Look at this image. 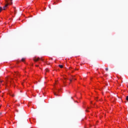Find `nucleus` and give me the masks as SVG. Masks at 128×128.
Returning <instances> with one entry per match:
<instances>
[{
	"instance_id": "39448f33",
	"label": "nucleus",
	"mask_w": 128,
	"mask_h": 128,
	"mask_svg": "<svg viewBox=\"0 0 128 128\" xmlns=\"http://www.w3.org/2000/svg\"><path fill=\"white\" fill-rule=\"evenodd\" d=\"M14 76H17V78H18V76H20V73L18 72H16Z\"/></svg>"
},
{
	"instance_id": "ddd939ff",
	"label": "nucleus",
	"mask_w": 128,
	"mask_h": 128,
	"mask_svg": "<svg viewBox=\"0 0 128 128\" xmlns=\"http://www.w3.org/2000/svg\"><path fill=\"white\" fill-rule=\"evenodd\" d=\"M11 1L12 0H10Z\"/></svg>"
},
{
	"instance_id": "423d86ee",
	"label": "nucleus",
	"mask_w": 128,
	"mask_h": 128,
	"mask_svg": "<svg viewBox=\"0 0 128 128\" xmlns=\"http://www.w3.org/2000/svg\"><path fill=\"white\" fill-rule=\"evenodd\" d=\"M24 60H26V58H22V62H24Z\"/></svg>"
},
{
	"instance_id": "0eeeda50",
	"label": "nucleus",
	"mask_w": 128,
	"mask_h": 128,
	"mask_svg": "<svg viewBox=\"0 0 128 128\" xmlns=\"http://www.w3.org/2000/svg\"><path fill=\"white\" fill-rule=\"evenodd\" d=\"M58 66L60 67V68H64L62 65H59Z\"/></svg>"
},
{
	"instance_id": "6e6552de",
	"label": "nucleus",
	"mask_w": 128,
	"mask_h": 128,
	"mask_svg": "<svg viewBox=\"0 0 128 128\" xmlns=\"http://www.w3.org/2000/svg\"><path fill=\"white\" fill-rule=\"evenodd\" d=\"M106 72H108V68H106Z\"/></svg>"
},
{
	"instance_id": "1a4fd4ad",
	"label": "nucleus",
	"mask_w": 128,
	"mask_h": 128,
	"mask_svg": "<svg viewBox=\"0 0 128 128\" xmlns=\"http://www.w3.org/2000/svg\"><path fill=\"white\" fill-rule=\"evenodd\" d=\"M126 100L128 101V96H126Z\"/></svg>"
},
{
	"instance_id": "f03ea898",
	"label": "nucleus",
	"mask_w": 128,
	"mask_h": 128,
	"mask_svg": "<svg viewBox=\"0 0 128 128\" xmlns=\"http://www.w3.org/2000/svg\"><path fill=\"white\" fill-rule=\"evenodd\" d=\"M34 62H40V60L41 62H42V60H42V58H40L34 57Z\"/></svg>"
},
{
	"instance_id": "9b49d317",
	"label": "nucleus",
	"mask_w": 128,
	"mask_h": 128,
	"mask_svg": "<svg viewBox=\"0 0 128 128\" xmlns=\"http://www.w3.org/2000/svg\"><path fill=\"white\" fill-rule=\"evenodd\" d=\"M12 96H14V95H12Z\"/></svg>"
},
{
	"instance_id": "f8f14e48",
	"label": "nucleus",
	"mask_w": 128,
	"mask_h": 128,
	"mask_svg": "<svg viewBox=\"0 0 128 128\" xmlns=\"http://www.w3.org/2000/svg\"><path fill=\"white\" fill-rule=\"evenodd\" d=\"M38 66L37 65V66Z\"/></svg>"
},
{
	"instance_id": "9d476101",
	"label": "nucleus",
	"mask_w": 128,
	"mask_h": 128,
	"mask_svg": "<svg viewBox=\"0 0 128 128\" xmlns=\"http://www.w3.org/2000/svg\"><path fill=\"white\" fill-rule=\"evenodd\" d=\"M46 72H49L48 69H46Z\"/></svg>"
},
{
	"instance_id": "20e7f679",
	"label": "nucleus",
	"mask_w": 128,
	"mask_h": 128,
	"mask_svg": "<svg viewBox=\"0 0 128 128\" xmlns=\"http://www.w3.org/2000/svg\"><path fill=\"white\" fill-rule=\"evenodd\" d=\"M8 4H6L5 5V6H4L2 8V7H0V12H2V10H6V8H7L8 7Z\"/></svg>"
},
{
	"instance_id": "7ed1b4c3",
	"label": "nucleus",
	"mask_w": 128,
	"mask_h": 128,
	"mask_svg": "<svg viewBox=\"0 0 128 128\" xmlns=\"http://www.w3.org/2000/svg\"><path fill=\"white\" fill-rule=\"evenodd\" d=\"M7 82H6V84H8V82H10V84H12V82H14V81H12V78H10V77H8L7 80Z\"/></svg>"
},
{
	"instance_id": "f257e3e1",
	"label": "nucleus",
	"mask_w": 128,
	"mask_h": 128,
	"mask_svg": "<svg viewBox=\"0 0 128 128\" xmlns=\"http://www.w3.org/2000/svg\"><path fill=\"white\" fill-rule=\"evenodd\" d=\"M58 84V82H55V84L54 85V96H58V88H56V86Z\"/></svg>"
}]
</instances>
